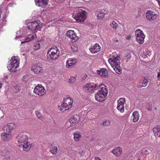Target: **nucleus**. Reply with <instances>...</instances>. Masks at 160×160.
Listing matches in <instances>:
<instances>
[{"label":"nucleus","mask_w":160,"mask_h":160,"mask_svg":"<svg viewBox=\"0 0 160 160\" xmlns=\"http://www.w3.org/2000/svg\"><path fill=\"white\" fill-rule=\"evenodd\" d=\"M110 122L109 120H107L103 122V125L104 126H108L110 125Z\"/></svg>","instance_id":"nucleus-38"},{"label":"nucleus","mask_w":160,"mask_h":160,"mask_svg":"<svg viewBox=\"0 0 160 160\" xmlns=\"http://www.w3.org/2000/svg\"><path fill=\"white\" fill-rule=\"evenodd\" d=\"M146 18L147 20L152 21L155 20L158 17V14L151 10H148L146 12Z\"/></svg>","instance_id":"nucleus-10"},{"label":"nucleus","mask_w":160,"mask_h":160,"mask_svg":"<svg viewBox=\"0 0 160 160\" xmlns=\"http://www.w3.org/2000/svg\"><path fill=\"white\" fill-rule=\"evenodd\" d=\"M158 4L159 6H160V0H157Z\"/></svg>","instance_id":"nucleus-48"},{"label":"nucleus","mask_w":160,"mask_h":160,"mask_svg":"<svg viewBox=\"0 0 160 160\" xmlns=\"http://www.w3.org/2000/svg\"><path fill=\"white\" fill-rule=\"evenodd\" d=\"M99 87L100 89L95 94V98L97 101L102 102L106 99L108 90L106 88V86L104 84H101Z\"/></svg>","instance_id":"nucleus-3"},{"label":"nucleus","mask_w":160,"mask_h":160,"mask_svg":"<svg viewBox=\"0 0 160 160\" xmlns=\"http://www.w3.org/2000/svg\"><path fill=\"white\" fill-rule=\"evenodd\" d=\"M35 4L36 6L42 8L46 7L48 5V0H35Z\"/></svg>","instance_id":"nucleus-16"},{"label":"nucleus","mask_w":160,"mask_h":160,"mask_svg":"<svg viewBox=\"0 0 160 160\" xmlns=\"http://www.w3.org/2000/svg\"><path fill=\"white\" fill-rule=\"evenodd\" d=\"M76 81V78L74 77H71L69 79V82L71 83H73Z\"/></svg>","instance_id":"nucleus-40"},{"label":"nucleus","mask_w":160,"mask_h":160,"mask_svg":"<svg viewBox=\"0 0 160 160\" xmlns=\"http://www.w3.org/2000/svg\"><path fill=\"white\" fill-rule=\"evenodd\" d=\"M115 54H116V53H113V54L114 55H115Z\"/></svg>","instance_id":"nucleus-55"},{"label":"nucleus","mask_w":160,"mask_h":160,"mask_svg":"<svg viewBox=\"0 0 160 160\" xmlns=\"http://www.w3.org/2000/svg\"><path fill=\"white\" fill-rule=\"evenodd\" d=\"M101 49V47L99 44L97 43L93 45L91 48H89L91 52L93 53H95L99 52Z\"/></svg>","instance_id":"nucleus-20"},{"label":"nucleus","mask_w":160,"mask_h":160,"mask_svg":"<svg viewBox=\"0 0 160 160\" xmlns=\"http://www.w3.org/2000/svg\"><path fill=\"white\" fill-rule=\"evenodd\" d=\"M114 42H118V40H114Z\"/></svg>","instance_id":"nucleus-51"},{"label":"nucleus","mask_w":160,"mask_h":160,"mask_svg":"<svg viewBox=\"0 0 160 160\" xmlns=\"http://www.w3.org/2000/svg\"><path fill=\"white\" fill-rule=\"evenodd\" d=\"M97 72L98 74L102 77H105L108 75V71L105 68L102 69L99 71L98 70Z\"/></svg>","instance_id":"nucleus-24"},{"label":"nucleus","mask_w":160,"mask_h":160,"mask_svg":"<svg viewBox=\"0 0 160 160\" xmlns=\"http://www.w3.org/2000/svg\"><path fill=\"white\" fill-rule=\"evenodd\" d=\"M19 58L18 56H12L8 62L7 68L9 71L11 72H15L18 67Z\"/></svg>","instance_id":"nucleus-5"},{"label":"nucleus","mask_w":160,"mask_h":160,"mask_svg":"<svg viewBox=\"0 0 160 160\" xmlns=\"http://www.w3.org/2000/svg\"><path fill=\"white\" fill-rule=\"evenodd\" d=\"M151 52H147V54H148L149 56H150L151 54H150Z\"/></svg>","instance_id":"nucleus-50"},{"label":"nucleus","mask_w":160,"mask_h":160,"mask_svg":"<svg viewBox=\"0 0 160 160\" xmlns=\"http://www.w3.org/2000/svg\"><path fill=\"white\" fill-rule=\"evenodd\" d=\"M160 72H158V75H157V77L158 78V80H160Z\"/></svg>","instance_id":"nucleus-44"},{"label":"nucleus","mask_w":160,"mask_h":160,"mask_svg":"<svg viewBox=\"0 0 160 160\" xmlns=\"http://www.w3.org/2000/svg\"><path fill=\"white\" fill-rule=\"evenodd\" d=\"M1 137L2 140L6 142L10 139L11 135L10 133L4 132L1 133Z\"/></svg>","instance_id":"nucleus-19"},{"label":"nucleus","mask_w":160,"mask_h":160,"mask_svg":"<svg viewBox=\"0 0 160 160\" xmlns=\"http://www.w3.org/2000/svg\"><path fill=\"white\" fill-rule=\"evenodd\" d=\"M122 149L120 147L116 148L112 151V152L114 155L118 157L121 155L122 153Z\"/></svg>","instance_id":"nucleus-22"},{"label":"nucleus","mask_w":160,"mask_h":160,"mask_svg":"<svg viewBox=\"0 0 160 160\" xmlns=\"http://www.w3.org/2000/svg\"><path fill=\"white\" fill-rule=\"evenodd\" d=\"M139 82V83L141 84L138 85L137 87L140 88L146 86L148 81L147 79L144 78L142 81Z\"/></svg>","instance_id":"nucleus-27"},{"label":"nucleus","mask_w":160,"mask_h":160,"mask_svg":"<svg viewBox=\"0 0 160 160\" xmlns=\"http://www.w3.org/2000/svg\"><path fill=\"white\" fill-rule=\"evenodd\" d=\"M94 160H101V159L98 157H95Z\"/></svg>","instance_id":"nucleus-46"},{"label":"nucleus","mask_w":160,"mask_h":160,"mask_svg":"<svg viewBox=\"0 0 160 160\" xmlns=\"http://www.w3.org/2000/svg\"><path fill=\"white\" fill-rule=\"evenodd\" d=\"M136 39L138 43L142 44L144 42L145 35L140 29H138L135 32Z\"/></svg>","instance_id":"nucleus-8"},{"label":"nucleus","mask_w":160,"mask_h":160,"mask_svg":"<svg viewBox=\"0 0 160 160\" xmlns=\"http://www.w3.org/2000/svg\"><path fill=\"white\" fill-rule=\"evenodd\" d=\"M62 0H58V1L59 2L60 1H61Z\"/></svg>","instance_id":"nucleus-56"},{"label":"nucleus","mask_w":160,"mask_h":160,"mask_svg":"<svg viewBox=\"0 0 160 160\" xmlns=\"http://www.w3.org/2000/svg\"><path fill=\"white\" fill-rule=\"evenodd\" d=\"M31 70L36 74L43 72L42 67L38 64H35L33 65L32 66Z\"/></svg>","instance_id":"nucleus-13"},{"label":"nucleus","mask_w":160,"mask_h":160,"mask_svg":"<svg viewBox=\"0 0 160 160\" xmlns=\"http://www.w3.org/2000/svg\"><path fill=\"white\" fill-rule=\"evenodd\" d=\"M84 152L82 151H80L79 152V154H80V155H83L84 154Z\"/></svg>","instance_id":"nucleus-43"},{"label":"nucleus","mask_w":160,"mask_h":160,"mask_svg":"<svg viewBox=\"0 0 160 160\" xmlns=\"http://www.w3.org/2000/svg\"><path fill=\"white\" fill-rule=\"evenodd\" d=\"M17 139L18 142L21 145L22 144H23L25 142L28 141V137L27 135L25 134H20L18 135Z\"/></svg>","instance_id":"nucleus-15"},{"label":"nucleus","mask_w":160,"mask_h":160,"mask_svg":"<svg viewBox=\"0 0 160 160\" xmlns=\"http://www.w3.org/2000/svg\"><path fill=\"white\" fill-rule=\"evenodd\" d=\"M154 136L156 138H160V126H158L153 129Z\"/></svg>","instance_id":"nucleus-23"},{"label":"nucleus","mask_w":160,"mask_h":160,"mask_svg":"<svg viewBox=\"0 0 160 160\" xmlns=\"http://www.w3.org/2000/svg\"><path fill=\"white\" fill-rule=\"evenodd\" d=\"M125 57L126 58V62H127L130 59L131 54L130 53H127L126 54Z\"/></svg>","instance_id":"nucleus-36"},{"label":"nucleus","mask_w":160,"mask_h":160,"mask_svg":"<svg viewBox=\"0 0 160 160\" xmlns=\"http://www.w3.org/2000/svg\"><path fill=\"white\" fill-rule=\"evenodd\" d=\"M42 23L40 21H34L29 22L27 24L28 28L32 31L37 32L38 30H40L42 28Z\"/></svg>","instance_id":"nucleus-6"},{"label":"nucleus","mask_w":160,"mask_h":160,"mask_svg":"<svg viewBox=\"0 0 160 160\" xmlns=\"http://www.w3.org/2000/svg\"><path fill=\"white\" fill-rule=\"evenodd\" d=\"M87 14L85 11L81 9H78L74 11L72 16L78 22H83L86 18Z\"/></svg>","instance_id":"nucleus-4"},{"label":"nucleus","mask_w":160,"mask_h":160,"mask_svg":"<svg viewBox=\"0 0 160 160\" xmlns=\"http://www.w3.org/2000/svg\"><path fill=\"white\" fill-rule=\"evenodd\" d=\"M36 37V34L34 33H32L30 34H27L25 38H24V41L21 42V43L29 42Z\"/></svg>","instance_id":"nucleus-18"},{"label":"nucleus","mask_w":160,"mask_h":160,"mask_svg":"<svg viewBox=\"0 0 160 160\" xmlns=\"http://www.w3.org/2000/svg\"><path fill=\"white\" fill-rule=\"evenodd\" d=\"M77 62L76 58H71L68 59L66 62V67L67 68H71L74 66Z\"/></svg>","instance_id":"nucleus-14"},{"label":"nucleus","mask_w":160,"mask_h":160,"mask_svg":"<svg viewBox=\"0 0 160 160\" xmlns=\"http://www.w3.org/2000/svg\"><path fill=\"white\" fill-rule=\"evenodd\" d=\"M49 151L53 155L56 154L57 153L58 151L57 146L56 145L52 146V147H51V148Z\"/></svg>","instance_id":"nucleus-30"},{"label":"nucleus","mask_w":160,"mask_h":160,"mask_svg":"<svg viewBox=\"0 0 160 160\" xmlns=\"http://www.w3.org/2000/svg\"><path fill=\"white\" fill-rule=\"evenodd\" d=\"M142 155H143V156H144L148 154L149 153V152L147 150H145L142 152Z\"/></svg>","instance_id":"nucleus-42"},{"label":"nucleus","mask_w":160,"mask_h":160,"mask_svg":"<svg viewBox=\"0 0 160 160\" xmlns=\"http://www.w3.org/2000/svg\"><path fill=\"white\" fill-rule=\"evenodd\" d=\"M73 103L72 98L68 96H66L63 98L62 103L61 105L58 106V109L62 112L69 110L72 108Z\"/></svg>","instance_id":"nucleus-1"},{"label":"nucleus","mask_w":160,"mask_h":160,"mask_svg":"<svg viewBox=\"0 0 160 160\" xmlns=\"http://www.w3.org/2000/svg\"><path fill=\"white\" fill-rule=\"evenodd\" d=\"M120 57L117 56L116 57H112L108 60V62L114 71L118 74H120L122 72V68L120 64Z\"/></svg>","instance_id":"nucleus-2"},{"label":"nucleus","mask_w":160,"mask_h":160,"mask_svg":"<svg viewBox=\"0 0 160 160\" xmlns=\"http://www.w3.org/2000/svg\"><path fill=\"white\" fill-rule=\"evenodd\" d=\"M148 110H151V109L150 108H148Z\"/></svg>","instance_id":"nucleus-54"},{"label":"nucleus","mask_w":160,"mask_h":160,"mask_svg":"<svg viewBox=\"0 0 160 160\" xmlns=\"http://www.w3.org/2000/svg\"><path fill=\"white\" fill-rule=\"evenodd\" d=\"M35 114L38 118L40 119L42 118V116L41 115L39 111H36L35 112Z\"/></svg>","instance_id":"nucleus-39"},{"label":"nucleus","mask_w":160,"mask_h":160,"mask_svg":"<svg viewBox=\"0 0 160 160\" xmlns=\"http://www.w3.org/2000/svg\"><path fill=\"white\" fill-rule=\"evenodd\" d=\"M125 102V100L124 98H120L118 101V105L117 108L121 112H123L124 111V105Z\"/></svg>","instance_id":"nucleus-12"},{"label":"nucleus","mask_w":160,"mask_h":160,"mask_svg":"<svg viewBox=\"0 0 160 160\" xmlns=\"http://www.w3.org/2000/svg\"><path fill=\"white\" fill-rule=\"evenodd\" d=\"M27 78V76H23V78H22L23 80L24 81H27V80H25V79H26Z\"/></svg>","instance_id":"nucleus-45"},{"label":"nucleus","mask_w":160,"mask_h":160,"mask_svg":"<svg viewBox=\"0 0 160 160\" xmlns=\"http://www.w3.org/2000/svg\"><path fill=\"white\" fill-rule=\"evenodd\" d=\"M99 86L93 83H88L83 87L84 91L87 93H92L97 89Z\"/></svg>","instance_id":"nucleus-7"},{"label":"nucleus","mask_w":160,"mask_h":160,"mask_svg":"<svg viewBox=\"0 0 160 160\" xmlns=\"http://www.w3.org/2000/svg\"><path fill=\"white\" fill-rule=\"evenodd\" d=\"M15 127V124L13 123H8L7 125L5 126L3 128V130L4 132H8L10 133L12 130Z\"/></svg>","instance_id":"nucleus-17"},{"label":"nucleus","mask_w":160,"mask_h":160,"mask_svg":"<svg viewBox=\"0 0 160 160\" xmlns=\"http://www.w3.org/2000/svg\"><path fill=\"white\" fill-rule=\"evenodd\" d=\"M138 160H139V159H138Z\"/></svg>","instance_id":"nucleus-57"},{"label":"nucleus","mask_w":160,"mask_h":160,"mask_svg":"<svg viewBox=\"0 0 160 160\" xmlns=\"http://www.w3.org/2000/svg\"><path fill=\"white\" fill-rule=\"evenodd\" d=\"M40 44L38 43H36L33 46L32 48L34 50H36L39 48L40 47Z\"/></svg>","instance_id":"nucleus-37"},{"label":"nucleus","mask_w":160,"mask_h":160,"mask_svg":"<svg viewBox=\"0 0 160 160\" xmlns=\"http://www.w3.org/2000/svg\"><path fill=\"white\" fill-rule=\"evenodd\" d=\"M73 136L74 140L75 141H78L81 137V133L78 132H76L74 133Z\"/></svg>","instance_id":"nucleus-28"},{"label":"nucleus","mask_w":160,"mask_h":160,"mask_svg":"<svg viewBox=\"0 0 160 160\" xmlns=\"http://www.w3.org/2000/svg\"><path fill=\"white\" fill-rule=\"evenodd\" d=\"M77 120L78 119L77 118L75 117L74 116H72L70 118L69 121L71 123L75 124Z\"/></svg>","instance_id":"nucleus-33"},{"label":"nucleus","mask_w":160,"mask_h":160,"mask_svg":"<svg viewBox=\"0 0 160 160\" xmlns=\"http://www.w3.org/2000/svg\"><path fill=\"white\" fill-rule=\"evenodd\" d=\"M96 14L97 15L98 18L99 19H102L104 16V14L101 10H99L96 12Z\"/></svg>","instance_id":"nucleus-29"},{"label":"nucleus","mask_w":160,"mask_h":160,"mask_svg":"<svg viewBox=\"0 0 160 160\" xmlns=\"http://www.w3.org/2000/svg\"><path fill=\"white\" fill-rule=\"evenodd\" d=\"M72 50L74 52H76L78 50V47L76 44L75 43H72L70 45Z\"/></svg>","instance_id":"nucleus-35"},{"label":"nucleus","mask_w":160,"mask_h":160,"mask_svg":"<svg viewBox=\"0 0 160 160\" xmlns=\"http://www.w3.org/2000/svg\"><path fill=\"white\" fill-rule=\"evenodd\" d=\"M131 38V36H130L128 37H127V39H129L130 38Z\"/></svg>","instance_id":"nucleus-49"},{"label":"nucleus","mask_w":160,"mask_h":160,"mask_svg":"<svg viewBox=\"0 0 160 160\" xmlns=\"http://www.w3.org/2000/svg\"><path fill=\"white\" fill-rule=\"evenodd\" d=\"M14 88H15V92H18L20 91L19 87L18 86H15Z\"/></svg>","instance_id":"nucleus-41"},{"label":"nucleus","mask_w":160,"mask_h":160,"mask_svg":"<svg viewBox=\"0 0 160 160\" xmlns=\"http://www.w3.org/2000/svg\"><path fill=\"white\" fill-rule=\"evenodd\" d=\"M66 36L70 39L72 42L76 41L78 39V36H76V34L73 31L68 30L66 33Z\"/></svg>","instance_id":"nucleus-11"},{"label":"nucleus","mask_w":160,"mask_h":160,"mask_svg":"<svg viewBox=\"0 0 160 160\" xmlns=\"http://www.w3.org/2000/svg\"><path fill=\"white\" fill-rule=\"evenodd\" d=\"M20 146H22L23 149L25 151H27L29 150L31 147L30 144L28 141L25 142L23 144H22L21 145H19Z\"/></svg>","instance_id":"nucleus-25"},{"label":"nucleus","mask_w":160,"mask_h":160,"mask_svg":"<svg viewBox=\"0 0 160 160\" xmlns=\"http://www.w3.org/2000/svg\"><path fill=\"white\" fill-rule=\"evenodd\" d=\"M110 26L113 30H115L117 28L118 24L115 21H112V22H111Z\"/></svg>","instance_id":"nucleus-34"},{"label":"nucleus","mask_w":160,"mask_h":160,"mask_svg":"<svg viewBox=\"0 0 160 160\" xmlns=\"http://www.w3.org/2000/svg\"><path fill=\"white\" fill-rule=\"evenodd\" d=\"M22 37L21 36H17L15 38V39H18V38H21Z\"/></svg>","instance_id":"nucleus-47"},{"label":"nucleus","mask_w":160,"mask_h":160,"mask_svg":"<svg viewBox=\"0 0 160 160\" xmlns=\"http://www.w3.org/2000/svg\"><path fill=\"white\" fill-rule=\"evenodd\" d=\"M59 52H54L50 53V52H47V56L48 59L49 60H52L53 59H56L58 57Z\"/></svg>","instance_id":"nucleus-21"},{"label":"nucleus","mask_w":160,"mask_h":160,"mask_svg":"<svg viewBox=\"0 0 160 160\" xmlns=\"http://www.w3.org/2000/svg\"><path fill=\"white\" fill-rule=\"evenodd\" d=\"M139 115L138 112L135 111L132 114V118L133 119V121L134 122H137L139 119Z\"/></svg>","instance_id":"nucleus-26"},{"label":"nucleus","mask_w":160,"mask_h":160,"mask_svg":"<svg viewBox=\"0 0 160 160\" xmlns=\"http://www.w3.org/2000/svg\"><path fill=\"white\" fill-rule=\"evenodd\" d=\"M59 52L58 50V48L55 46H53L50 48L48 50L47 52H50V53L54 52Z\"/></svg>","instance_id":"nucleus-32"},{"label":"nucleus","mask_w":160,"mask_h":160,"mask_svg":"<svg viewBox=\"0 0 160 160\" xmlns=\"http://www.w3.org/2000/svg\"><path fill=\"white\" fill-rule=\"evenodd\" d=\"M46 92L44 88L41 84H38L36 86L33 90V92L40 96L45 94Z\"/></svg>","instance_id":"nucleus-9"},{"label":"nucleus","mask_w":160,"mask_h":160,"mask_svg":"<svg viewBox=\"0 0 160 160\" xmlns=\"http://www.w3.org/2000/svg\"><path fill=\"white\" fill-rule=\"evenodd\" d=\"M1 9L0 8V18H1Z\"/></svg>","instance_id":"nucleus-52"},{"label":"nucleus","mask_w":160,"mask_h":160,"mask_svg":"<svg viewBox=\"0 0 160 160\" xmlns=\"http://www.w3.org/2000/svg\"><path fill=\"white\" fill-rule=\"evenodd\" d=\"M2 87V84L1 83H0V89Z\"/></svg>","instance_id":"nucleus-53"},{"label":"nucleus","mask_w":160,"mask_h":160,"mask_svg":"<svg viewBox=\"0 0 160 160\" xmlns=\"http://www.w3.org/2000/svg\"><path fill=\"white\" fill-rule=\"evenodd\" d=\"M6 21L5 18L3 17L1 18V17L0 18V28H2L3 26L5 25Z\"/></svg>","instance_id":"nucleus-31"}]
</instances>
